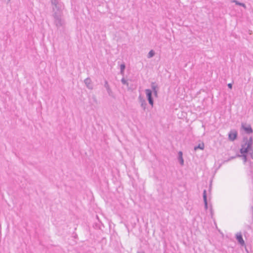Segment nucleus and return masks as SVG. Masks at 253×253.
Wrapping results in <instances>:
<instances>
[{
	"label": "nucleus",
	"mask_w": 253,
	"mask_h": 253,
	"mask_svg": "<svg viewBox=\"0 0 253 253\" xmlns=\"http://www.w3.org/2000/svg\"><path fill=\"white\" fill-rule=\"evenodd\" d=\"M126 67V64L124 62L120 65V74L123 76L124 75Z\"/></svg>",
	"instance_id": "obj_15"
},
{
	"label": "nucleus",
	"mask_w": 253,
	"mask_h": 253,
	"mask_svg": "<svg viewBox=\"0 0 253 253\" xmlns=\"http://www.w3.org/2000/svg\"><path fill=\"white\" fill-rule=\"evenodd\" d=\"M245 249H246V251L247 252V253H249L248 249L245 247Z\"/></svg>",
	"instance_id": "obj_31"
},
{
	"label": "nucleus",
	"mask_w": 253,
	"mask_h": 253,
	"mask_svg": "<svg viewBox=\"0 0 253 253\" xmlns=\"http://www.w3.org/2000/svg\"><path fill=\"white\" fill-rule=\"evenodd\" d=\"M158 90L153 91L154 96L156 97H158Z\"/></svg>",
	"instance_id": "obj_26"
},
{
	"label": "nucleus",
	"mask_w": 253,
	"mask_h": 253,
	"mask_svg": "<svg viewBox=\"0 0 253 253\" xmlns=\"http://www.w3.org/2000/svg\"><path fill=\"white\" fill-rule=\"evenodd\" d=\"M84 83L89 89L92 90L93 88L91 80L90 78H87L84 80Z\"/></svg>",
	"instance_id": "obj_10"
},
{
	"label": "nucleus",
	"mask_w": 253,
	"mask_h": 253,
	"mask_svg": "<svg viewBox=\"0 0 253 253\" xmlns=\"http://www.w3.org/2000/svg\"><path fill=\"white\" fill-rule=\"evenodd\" d=\"M238 131L236 129H231L228 134V139L230 141H234L238 138Z\"/></svg>",
	"instance_id": "obj_5"
},
{
	"label": "nucleus",
	"mask_w": 253,
	"mask_h": 253,
	"mask_svg": "<svg viewBox=\"0 0 253 253\" xmlns=\"http://www.w3.org/2000/svg\"><path fill=\"white\" fill-rule=\"evenodd\" d=\"M145 91L149 104L153 107L154 105V99L152 96V91L150 89H146Z\"/></svg>",
	"instance_id": "obj_6"
},
{
	"label": "nucleus",
	"mask_w": 253,
	"mask_h": 253,
	"mask_svg": "<svg viewBox=\"0 0 253 253\" xmlns=\"http://www.w3.org/2000/svg\"><path fill=\"white\" fill-rule=\"evenodd\" d=\"M74 237L75 238H76L77 237V234H75V235L74 236Z\"/></svg>",
	"instance_id": "obj_30"
},
{
	"label": "nucleus",
	"mask_w": 253,
	"mask_h": 253,
	"mask_svg": "<svg viewBox=\"0 0 253 253\" xmlns=\"http://www.w3.org/2000/svg\"><path fill=\"white\" fill-rule=\"evenodd\" d=\"M151 87L152 92L158 90L159 87L156 82H152L151 84Z\"/></svg>",
	"instance_id": "obj_14"
},
{
	"label": "nucleus",
	"mask_w": 253,
	"mask_h": 253,
	"mask_svg": "<svg viewBox=\"0 0 253 253\" xmlns=\"http://www.w3.org/2000/svg\"><path fill=\"white\" fill-rule=\"evenodd\" d=\"M104 87L106 88L108 95L110 96L113 97V93L108 84L107 81L106 80H105L104 82Z\"/></svg>",
	"instance_id": "obj_12"
},
{
	"label": "nucleus",
	"mask_w": 253,
	"mask_h": 253,
	"mask_svg": "<svg viewBox=\"0 0 253 253\" xmlns=\"http://www.w3.org/2000/svg\"><path fill=\"white\" fill-rule=\"evenodd\" d=\"M210 211L211 216L212 217L213 214V210L212 209V205H210Z\"/></svg>",
	"instance_id": "obj_22"
},
{
	"label": "nucleus",
	"mask_w": 253,
	"mask_h": 253,
	"mask_svg": "<svg viewBox=\"0 0 253 253\" xmlns=\"http://www.w3.org/2000/svg\"><path fill=\"white\" fill-rule=\"evenodd\" d=\"M203 201L204 204V208L206 210L208 208V203L207 200V194L206 189L204 190L203 193Z\"/></svg>",
	"instance_id": "obj_11"
},
{
	"label": "nucleus",
	"mask_w": 253,
	"mask_h": 253,
	"mask_svg": "<svg viewBox=\"0 0 253 253\" xmlns=\"http://www.w3.org/2000/svg\"><path fill=\"white\" fill-rule=\"evenodd\" d=\"M227 86H228V87L229 89H231L232 88V86H233V85H232V83H229V84H227Z\"/></svg>",
	"instance_id": "obj_25"
},
{
	"label": "nucleus",
	"mask_w": 253,
	"mask_h": 253,
	"mask_svg": "<svg viewBox=\"0 0 253 253\" xmlns=\"http://www.w3.org/2000/svg\"><path fill=\"white\" fill-rule=\"evenodd\" d=\"M249 155H250L251 158L253 159V147L249 151Z\"/></svg>",
	"instance_id": "obj_21"
},
{
	"label": "nucleus",
	"mask_w": 253,
	"mask_h": 253,
	"mask_svg": "<svg viewBox=\"0 0 253 253\" xmlns=\"http://www.w3.org/2000/svg\"><path fill=\"white\" fill-rule=\"evenodd\" d=\"M54 14L52 16H60L63 9V5L60 2L55 4H52Z\"/></svg>",
	"instance_id": "obj_2"
},
{
	"label": "nucleus",
	"mask_w": 253,
	"mask_h": 253,
	"mask_svg": "<svg viewBox=\"0 0 253 253\" xmlns=\"http://www.w3.org/2000/svg\"><path fill=\"white\" fill-rule=\"evenodd\" d=\"M221 165H222L221 164H220V165H219V166H218V168H217V169L220 168V167H221Z\"/></svg>",
	"instance_id": "obj_32"
},
{
	"label": "nucleus",
	"mask_w": 253,
	"mask_h": 253,
	"mask_svg": "<svg viewBox=\"0 0 253 253\" xmlns=\"http://www.w3.org/2000/svg\"><path fill=\"white\" fill-rule=\"evenodd\" d=\"M205 147L204 143L203 142L199 143L198 145L195 146L194 148L195 151L198 149L204 150Z\"/></svg>",
	"instance_id": "obj_16"
},
{
	"label": "nucleus",
	"mask_w": 253,
	"mask_h": 253,
	"mask_svg": "<svg viewBox=\"0 0 253 253\" xmlns=\"http://www.w3.org/2000/svg\"><path fill=\"white\" fill-rule=\"evenodd\" d=\"M248 140V137L247 136H244L243 137V143H245V142H247Z\"/></svg>",
	"instance_id": "obj_23"
},
{
	"label": "nucleus",
	"mask_w": 253,
	"mask_h": 253,
	"mask_svg": "<svg viewBox=\"0 0 253 253\" xmlns=\"http://www.w3.org/2000/svg\"><path fill=\"white\" fill-rule=\"evenodd\" d=\"M239 152L240 154H237V156L238 157H241L243 160L244 164L246 163H249L250 166L251 167L253 163L251 161L248 159L249 151L246 150L242 149H240Z\"/></svg>",
	"instance_id": "obj_1"
},
{
	"label": "nucleus",
	"mask_w": 253,
	"mask_h": 253,
	"mask_svg": "<svg viewBox=\"0 0 253 253\" xmlns=\"http://www.w3.org/2000/svg\"><path fill=\"white\" fill-rule=\"evenodd\" d=\"M237 157H238V156H237V154L235 156H234L230 157L227 160H224L223 161V163H225L228 162H229V161H231V160H233V159H235V158H236Z\"/></svg>",
	"instance_id": "obj_19"
},
{
	"label": "nucleus",
	"mask_w": 253,
	"mask_h": 253,
	"mask_svg": "<svg viewBox=\"0 0 253 253\" xmlns=\"http://www.w3.org/2000/svg\"><path fill=\"white\" fill-rule=\"evenodd\" d=\"M138 99L139 102L140 103L141 107L142 108L143 110L145 111L147 106V103L146 102V100L141 95V94H140L139 95Z\"/></svg>",
	"instance_id": "obj_9"
},
{
	"label": "nucleus",
	"mask_w": 253,
	"mask_h": 253,
	"mask_svg": "<svg viewBox=\"0 0 253 253\" xmlns=\"http://www.w3.org/2000/svg\"><path fill=\"white\" fill-rule=\"evenodd\" d=\"M137 253H145V252H144V251H140V252L138 251V252H137Z\"/></svg>",
	"instance_id": "obj_29"
},
{
	"label": "nucleus",
	"mask_w": 253,
	"mask_h": 253,
	"mask_svg": "<svg viewBox=\"0 0 253 253\" xmlns=\"http://www.w3.org/2000/svg\"><path fill=\"white\" fill-rule=\"evenodd\" d=\"M51 4H55L58 2H60V0H51Z\"/></svg>",
	"instance_id": "obj_24"
},
{
	"label": "nucleus",
	"mask_w": 253,
	"mask_h": 253,
	"mask_svg": "<svg viewBox=\"0 0 253 253\" xmlns=\"http://www.w3.org/2000/svg\"><path fill=\"white\" fill-rule=\"evenodd\" d=\"M253 137L251 136L248 138V141L241 144V149L249 151L253 147Z\"/></svg>",
	"instance_id": "obj_3"
},
{
	"label": "nucleus",
	"mask_w": 253,
	"mask_h": 253,
	"mask_svg": "<svg viewBox=\"0 0 253 253\" xmlns=\"http://www.w3.org/2000/svg\"><path fill=\"white\" fill-rule=\"evenodd\" d=\"M178 160L179 162V164L181 166L184 165V159L183 158V153L182 151H180L178 152Z\"/></svg>",
	"instance_id": "obj_13"
},
{
	"label": "nucleus",
	"mask_w": 253,
	"mask_h": 253,
	"mask_svg": "<svg viewBox=\"0 0 253 253\" xmlns=\"http://www.w3.org/2000/svg\"><path fill=\"white\" fill-rule=\"evenodd\" d=\"M54 22L58 28L63 26L65 24L64 20L61 17H54Z\"/></svg>",
	"instance_id": "obj_7"
},
{
	"label": "nucleus",
	"mask_w": 253,
	"mask_h": 253,
	"mask_svg": "<svg viewBox=\"0 0 253 253\" xmlns=\"http://www.w3.org/2000/svg\"><path fill=\"white\" fill-rule=\"evenodd\" d=\"M241 130H243L245 133L247 134H251L253 133V129L251 125L246 123H241Z\"/></svg>",
	"instance_id": "obj_4"
},
{
	"label": "nucleus",
	"mask_w": 253,
	"mask_h": 253,
	"mask_svg": "<svg viewBox=\"0 0 253 253\" xmlns=\"http://www.w3.org/2000/svg\"><path fill=\"white\" fill-rule=\"evenodd\" d=\"M211 182H212V181L211 180V183L209 185V192H211V185H212Z\"/></svg>",
	"instance_id": "obj_27"
},
{
	"label": "nucleus",
	"mask_w": 253,
	"mask_h": 253,
	"mask_svg": "<svg viewBox=\"0 0 253 253\" xmlns=\"http://www.w3.org/2000/svg\"><path fill=\"white\" fill-rule=\"evenodd\" d=\"M232 1L233 2H235L236 3V4H237V5H240V6H243L244 7H246L245 4L244 3H243L240 2L236 0H233Z\"/></svg>",
	"instance_id": "obj_20"
},
{
	"label": "nucleus",
	"mask_w": 253,
	"mask_h": 253,
	"mask_svg": "<svg viewBox=\"0 0 253 253\" xmlns=\"http://www.w3.org/2000/svg\"><path fill=\"white\" fill-rule=\"evenodd\" d=\"M4 1L6 2V3H8L10 1V0H4Z\"/></svg>",
	"instance_id": "obj_28"
},
{
	"label": "nucleus",
	"mask_w": 253,
	"mask_h": 253,
	"mask_svg": "<svg viewBox=\"0 0 253 253\" xmlns=\"http://www.w3.org/2000/svg\"><path fill=\"white\" fill-rule=\"evenodd\" d=\"M235 238L237 240L238 243L242 246H246L244 240L241 232H238L236 234Z\"/></svg>",
	"instance_id": "obj_8"
},
{
	"label": "nucleus",
	"mask_w": 253,
	"mask_h": 253,
	"mask_svg": "<svg viewBox=\"0 0 253 253\" xmlns=\"http://www.w3.org/2000/svg\"><path fill=\"white\" fill-rule=\"evenodd\" d=\"M155 54V52L153 50L151 49L148 53L147 55V57L148 58H151L153 57Z\"/></svg>",
	"instance_id": "obj_18"
},
{
	"label": "nucleus",
	"mask_w": 253,
	"mask_h": 253,
	"mask_svg": "<svg viewBox=\"0 0 253 253\" xmlns=\"http://www.w3.org/2000/svg\"><path fill=\"white\" fill-rule=\"evenodd\" d=\"M121 82L123 84L126 85L127 86V89L128 90L131 89V88L129 87V83L124 78H123L121 79Z\"/></svg>",
	"instance_id": "obj_17"
}]
</instances>
